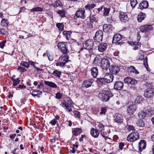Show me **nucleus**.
Wrapping results in <instances>:
<instances>
[{"mask_svg": "<svg viewBox=\"0 0 154 154\" xmlns=\"http://www.w3.org/2000/svg\"><path fill=\"white\" fill-rule=\"evenodd\" d=\"M140 29L142 32L147 33L152 30V26L151 25H146L141 26Z\"/></svg>", "mask_w": 154, "mask_h": 154, "instance_id": "11", "label": "nucleus"}, {"mask_svg": "<svg viewBox=\"0 0 154 154\" xmlns=\"http://www.w3.org/2000/svg\"><path fill=\"white\" fill-rule=\"evenodd\" d=\"M20 65L26 68H28L29 67V63L26 62L22 61L21 62Z\"/></svg>", "mask_w": 154, "mask_h": 154, "instance_id": "45", "label": "nucleus"}, {"mask_svg": "<svg viewBox=\"0 0 154 154\" xmlns=\"http://www.w3.org/2000/svg\"><path fill=\"white\" fill-rule=\"evenodd\" d=\"M122 38V36L121 35L119 34H115L112 39V42L116 43L118 42Z\"/></svg>", "mask_w": 154, "mask_h": 154, "instance_id": "25", "label": "nucleus"}, {"mask_svg": "<svg viewBox=\"0 0 154 154\" xmlns=\"http://www.w3.org/2000/svg\"><path fill=\"white\" fill-rule=\"evenodd\" d=\"M90 133L92 136L94 138L97 137L100 134L97 129L93 128L91 129Z\"/></svg>", "mask_w": 154, "mask_h": 154, "instance_id": "22", "label": "nucleus"}, {"mask_svg": "<svg viewBox=\"0 0 154 154\" xmlns=\"http://www.w3.org/2000/svg\"><path fill=\"white\" fill-rule=\"evenodd\" d=\"M29 63L31 65H33V67L35 68L38 71H39V70H42L40 69H39L38 68V67H36V66L35 65V63L34 62H33L32 61H29Z\"/></svg>", "mask_w": 154, "mask_h": 154, "instance_id": "54", "label": "nucleus"}, {"mask_svg": "<svg viewBox=\"0 0 154 154\" xmlns=\"http://www.w3.org/2000/svg\"><path fill=\"white\" fill-rule=\"evenodd\" d=\"M57 122V121L55 119H54L50 122V123L52 125H54Z\"/></svg>", "mask_w": 154, "mask_h": 154, "instance_id": "60", "label": "nucleus"}, {"mask_svg": "<svg viewBox=\"0 0 154 154\" xmlns=\"http://www.w3.org/2000/svg\"><path fill=\"white\" fill-rule=\"evenodd\" d=\"M110 10V8H106L105 7L104 8V12H103V15L105 16H107L109 14V12Z\"/></svg>", "mask_w": 154, "mask_h": 154, "instance_id": "47", "label": "nucleus"}, {"mask_svg": "<svg viewBox=\"0 0 154 154\" xmlns=\"http://www.w3.org/2000/svg\"><path fill=\"white\" fill-rule=\"evenodd\" d=\"M85 10L79 9L76 11L75 14L74 18L75 19H76L77 18H80L82 19H85Z\"/></svg>", "mask_w": 154, "mask_h": 154, "instance_id": "7", "label": "nucleus"}, {"mask_svg": "<svg viewBox=\"0 0 154 154\" xmlns=\"http://www.w3.org/2000/svg\"><path fill=\"white\" fill-rule=\"evenodd\" d=\"M60 105L63 107H65V109L66 111L69 112L72 111V109L71 108V106L67 105L63 102H62L60 104Z\"/></svg>", "mask_w": 154, "mask_h": 154, "instance_id": "29", "label": "nucleus"}, {"mask_svg": "<svg viewBox=\"0 0 154 154\" xmlns=\"http://www.w3.org/2000/svg\"><path fill=\"white\" fill-rule=\"evenodd\" d=\"M44 83L46 85H47L50 87L56 88H57V86L54 83L52 82H49L46 81H44Z\"/></svg>", "mask_w": 154, "mask_h": 154, "instance_id": "26", "label": "nucleus"}, {"mask_svg": "<svg viewBox=\"0 0 154 154\" xmlns=\"http://www.w3.org/2000/svg\"><path fill=\"white\" fill-rule=\"evenodd\" d=\"M93 82L92 80H85L83 82V85L86 88H88L91 85Z\"/></svg>", "mask_w": 154, "mask_h": 154, "instance_id": "27", "label": "nucleus"}, {"mask_svg": "<svg viewBox=\"0 0 154 154\" xmlns=\"http://www.w3.org/2000/svg\"><path fill=\"white\" fill-rule=\"evenodd\" d=\"M145 16V14H143L142 12L140 13V14L138 16L137 20L138 22H141L144 19Z\"/></svg>", "mask_w": 154, "mask_h": 154, "instance_id": "34", "label": "nucleus"}, {"mask_svg": "<svg viewBox=\"0 0 154 154\" xmlns=\"http://www.w3.org/2000/svg\"><path fill=\"white\" fill-rule=\"evenodd\" d=\"M72 33V32L70 31H64L63 32V34L65 36L66 39L69 40V38L70 37V35Z\"/></svg>", "mask_w": 154, "mask_h": 154, "instance_id": "31", "label": "nucleus"}, {"mask_svg": "<svg viewBox=\"0 0 154 154\" xmlns=\"http://www.w3.org/2000/svg\"><path fill=\"white\" fill-rule=\"evenodd\" d=\"M94 7L95 4H88L87 5H86L85 6V8L86 9L91 10V9L94 8Z\"/></svg>", "mask_w": 154, "mask_h": 154, "instance_id": "41", "label": "nucleus"}, {"mask_svg": "<svg viewBox=\"0 0 154 154\" xmlns=\"http://www.w3.org/2000/svg\"><path fill=\"white\" fill-rule=\"evenodd\" d=\"M91 75L93 77L95 78L97 76L98 73V69L97 67L92 68L91 69Z\"/></svg>", "mask_w": 154, "mask_h": 154, "instance_id": "24", "label": "nucleus"}, {"mask_svg": "<svg viewBox=\"0 0 154 154\" xmlns=\"http://www.w3.org/2000/svg\"><path fill=\"white\" fill-rule=\"evenodd\" d=\"M43 10V8L39 7H37L33 8L31 9V11H42Z\"/></svg>", "mask_w": 154, "mask_h": 154, "instance_id": "48", "label": "nucleus"}, {"mask_svg": "<svg viewBox=\"0 0 154 154\" xmlns=\"http://www.w3.org/2000/svg\"><path fill=\"white\" fill-rule=\"evenodd\" d=\"M97 81L98 82H99L103 84L106 82V80L104 79V77L102 78H97Z\"/></svg>", "mask_w": 154, "mask_h": 154, "instance_id": "46", "label": "nucleus"}, {"mask_svg": "<svg viewBox=\"0 0 154 154\" xmlns=\"http://www.w3.org/2000/svg\"><path fill=\"white\" fill-rule=\"evenodd\" d=\"M103 37V33L102 30H99L95 33L93 39L96 42H100L102 41Z\"/></svg>", "mask_w": 154, "mask_h": 154, "instance_id": "6", "label": "nucleus"}, {"mask_svg": "<svg viewBox=\"0 0 154 154\" xmlns=\"http://www.w3.org/2000/svg\"><path fill=\"white\" fill-rule=\"evenodd\" d=\"M146 117H150L154 114V111L151 109H147L145 111Z\"/></svg>", "mask_w": 154, "mask_h": 154, "instance_id": "30", "label": "nucleus"}, {"mask_svg": "<svg viewBox=\"0 0 154 154\" xmlns=\"http://www.w3.org/2000/svg\"><path fill=\"white\" fill-rule=\"evenodd\" d=\"M137 125L140 127H143L144 126V123L142 120H139L137 122Z\"/></svg>", "mask_w": 154, "mask_h": 154, "instance_id": "50", "label": "nucleus"}, {"mask_svg": "<svg viewBox=\"0 0 154 154\" xmlns=\"http://www.w3.org/2000/svg\"><path fill=\"white\" fill-rule=\"evenodd\" d=\"M137 3V0H131L130 1L131 5L132 8H134L135 7Z\"/></svg>", "mask_w": 154, "mask_h": 154, "instance_id": "44", "label": "nucleus"}, {"mask_svg": "<svg viewBox=\"0 0 154 154\" xmlns=\"http://www.w3.org/2000/svg\"><path fill=\"white\" fill-rule=\"evenodd\" d=\"M109 69L110 72L112 73L116 74L119 72L120 67L119 66L112 65Z\"/></svg>", "mask_w": 154, "mask_h": 154, "instance_id": "13", "label": "nucleus"}, {"mask_svg": "<svg viewBox=\"0 0 154 154\" xmlns=\"http://www.w3.org/2000/svg\"><path fill=\"white\" fill-rule=\"evenodd\" d=\"M69 56L67 54H62L59 58L58 62L56 63L57 66L61 67L66 66V63L69 61Z\"/></svg>", "mask_w": 154, "mask_h": 154, "instance_id": "2", "label": "nucleus"}, {"mask_svg": "<svg viewBox=\"0 0 154 154\" xmlns=\"http://www.w3.org/2000/svg\"><path fill=\"white\" fill-rule=\"evenodd\" d=\"M119 14V17L122 22L125 23L128 21V18L125 13L122 11L120 12Z\"/></svg>", "mask_w": 154, "mask_h": 154, "instance_id": "15", "label": "nucleus"}, {"mask_svg": "<svg viewBox=\"0 0 154 154\" xmlns=\"http://www.w3.org/2000/svg\"><path fill=\"white\" fill-rule=\"evenodd\" d=\"M129 69L131 72L135 73H138V71L135 69V67L133 66H131L129 68Z\"/></svg>", "mask_w": 154, "mask_h": 154, "instance_id": "42", "label": "nucleus"}, {"mask_svg": "<svg viewBox=\"0 0 154 154\" xmlns=\"http://www.w3.org/2000/svg\"><path fill=\"white\" fill-rule=\"evenodd\" d=\"M136 109V106L135 105L130 104L127 108V111L129 114H133Z\"/></svg>", "mask_w": 154, "mask_h": 154, "instance_id": "16", "label": "nucleus"}, {"mask_svg": "<svg viewBox=\"0 0 154 154\" xmlns=\"http://www.w3.org/2000/svg\"><path fill=\"white\" fill-rule=\"evenodd\" d=\"M56 26L60 31H62L63 29L64 26L62 23H57Z\"/></svg>", "mask_w": 154, "mask_h": 154, "instance_id": "40", "label": "nucleus"}, {"mask_svg": "<svg viewBox=\"0 0 154 154\" xmlns=\"http://www.w3.org/2000/svg\"><path fill=\"white\" fill-rule=\"evenodd\" d=\"M90 20L91 23H93L94 22H97L98 20L97 17L94 15H91L90 17Z\"/></svg>", "mask_w": 154, "mask_h": 154, "instance_id": "32", "label": "nucleus"}, {"mask_svg": "<svg viewBox=\"0 0 154 154\" xmlns=\"http://www.w3.org/2000/svg\"><path fill=\"white\" fill-rule=\"evenodd\" d=\"M57 13L61 17H65V11L63 9L60 10H59L57 11Z\"/></svg>", "mask_w": 154, "mask_h": 154, "instance_id": "36", "label": "nucleus"}, {"mask_svg": "<svg viewBox=\"0 0 154 154\" xmlns=\"http://www.w3.org/2000/svg\"><path fill=\"white\" fill-rule=\"evenodd\" d=\"M124 82L127 84H131L132 85L134 86V87L135 88L136 87L134 86V85L137 84V82L134 79L129 77H127L124 79Z\"/></svg>", "mask_w": 154, "mask_h": 154, "instance_id": "10", "label": "nucleus"}, {"mask_svg": "<svg viewBox=\"0 0 154 154\" xmlns=\"http://www.w3.org/2000/svg\"><path fill=\"white\" fill-rule=\"evenodd\" d=\"M94 45V41L92 40H87L84 42L83 43L84 48L89 50L92 49Z\"/></svg>", "mask_w": 154, "mask_h": 154, "instance_id": "5", "label": "nucleus"}, {"mask_svg": "<svg viewBox=\"0 0 154 154\" xmlns=\"http://www.w3.org/2000/svg\"><path fill=\"white\" fill-rule=\"evenodd\" d=\"M49 91L48 88V87L46 86L45 87L43 88V91L44 92H48Z\"/></svg>", "mask_w": 154, "mask_h": 154, "instance_id": "61", "label": "nucleus"}, {"mask_svg": "<svg viewBox=\"0 0 154 154\" xmlns=\"http://www.w3.org/2000/svg\"><path fill=\"white\" fill-rule=\"evenodd\" d=\"M139 134L137 132H133L129 134L127 137L128 141L132 142L137 140L139 138Z\"/></svg>", "mask_w": 154, "mask_h": 154, "instance_id": "4", "label": "nucleus"}, {"mask_svg": "<svg viewBox=\"0 0 154 154\" xmlns=\"http://www.w3.org/2000/svg\"><path fill=\"white\" fill-rule=\"evenodd\" d=\"M62 94L59 92H58L56 94V97L58 99H60L61 98Z\"/></svg>", "mask_w": 154, "mask_h": 154, "instance_id": "59", "label": "nucleus"}, {"mask_svg": "<svg viewBox=\"0 0 154 154\" xmlns=\"http://www.w3.org/2000/svg\"><path fill=\"white\" fill-rule=\"evenodd\" d=\"M12 80L13 81V85L14 86H15L18 84L20 82V80L18 79H15L12 78Z\"/></svg>", "mask_w": 154, "mask_h": 154, "instance_id": "38", "label": "nucleus"}, {"mask_svg": "<svg viewBox=\"0 0 154 154\" xmlns=\"http://www.w3.org/2000/svg\"><path fill=\"white\" fill-rule=\"evenodd\" d=\"M149 6L148 3L147 1H143L139 5L138 8L143 9L147 8Z\"/></svg>", "mask_w": 154, "mask_h": 154, "instance_id": "21", "label": "nucleus"}, {"mask_svg": "<svg viewBox=\"0 0 154 154\" xmlns=\"http://www.w3.org/2000/svg\"><path fill=\"white\" fill-rule=\"evenodd\" d=\"M142 98L141 97L138 96L137 97L135 100V102L136 103H139L142 101Z\"/></svg>", "mask_w": 154, "mask_h": 154, "instance_id": "49", "label": "nucleus"}, {"mask_svg": "<svg viewBox=\"0 0 154 154\" xmlns=\"http://www.w3.org/2000/svg\"><path fill=\"white\" fill-rule=\"evenodd\" d=\"M1 25L2 26H6L8 25L7 20L5 19H2L1 21Z\"/></svg>", "mask_w": 154, "mask_h": 154, "instance_id": "52", "label": "nucleus"}, {"mask_svg": "<svg viewBox=\"0 0 154 154\" xmlns=\"http://www.w3.org/2000/svg\"><path fill=\"white\" fill-rule=\"evenodd\" d=\"M17 69L20 70V72H26V69L21 66H19L18 67Z\"/></svg>", "mask_w": 154, "mask_h": 154, "instance_id": "55", "label": "nucleus"}, {"mask_svg": "<svg viewBox=\"0 0 154 154\" xmlns=\"http://www.w3.org/2000/svg\"><path fill=\"white\" fill-rule=\"evenodd\" d=\"M103 58L100 56H97L96 57L93 61L92 63L95 66H97L101 64Z\"/></svg>", "mask_w": 154, "mask_h": 154, "instance_id": "18", "label": "nucleus"}, {"mask_svg": "<svg viewBox=\"0 0 154 154\" xmlns=\"http://www.w3.org/2000/svg\"><path fill=\"white\" fill-rule=\"evenodd\" d=\"M101 134L105 140H106L108 138V137L109 136L108 134L106 132H104V131L100 133Z\"/></svg>", "mask_w": 154, "mask_h": 154, "instance_id": "53", "label": "nucleus"}, {"mask_svg": "<svg viewBox=\"0 0 154 154\" xmlns=\"http://www.w3.org/2000/svg\"><path fill=\"white\" fill-rule=\"evenodd\" d=\"M114 29V27L111 24H104L103 26V29L104 32L108 33L111 32Z\"/></svg>", "mask_w": 154, "mask_h": 154, "instance_id": "14", "label": "nucleus"}, {"mask_svg": "<svg viewBox=\"0 0 154 154\" xmlns=\"http://www.w3.org/2000/svg\"><path fill=\"white\" fill-rule=\"evenodd\" d=\"M154 95V88H149L145 90L144 96L147 98H150Z\"/></svg>", "mask_w": 154, "mask_h": 154, "instance_id": "9", "label": "nucleus"}, {"mask_svg": "<svg viewBox=\"0 0 154 154\" xmlns=\"http://www.w3.org/2000/svg\"><path fill=\"white\" fill-rule=\"evenodd\" d=\"M139 150L141 152L146 148V142L144 140H141L139 142Z\"/></svg>", "mask_w": 154, "mask_h": 154, "instance_id": "19", "label": "nucleus"}, {"mask_svg": "<svg viewBox=\"0 0 154 154\" xmlns=\"http://www.w3.org/2000/svg\"><path fill=\"white\" fill-rule=\"evenodd\" d=\"M5 42L4 41L0 42V47L1 48H3L5 45Z\"/></svg>", "mask_w": 154, "mask_h": 154, "instance_id": "63", "label": "nucleus"}, {"mask_svg": "<svg viewBox=\"0 0 154 154\" xmlns=\"http://www.w3.org/2000/svg\"><path fill=\"white\" fill-rule=\"evenodd\" d=\"M132 43L134 45H137L139 46V47H140L141 44L140 43L137 42H133Z\"/></svg>", "mask_w": 154, "mask_h": 154, "instance_id": "62", "label": "nucleus"}, {"mask_svg": "<svg viewBox=\"0 0 154 154\" xmlns=\"http://www.w3.org/2000/svg\"><path fill=\"white\" fill-rule=\"evenodd\" d=\"M110 66V63L109 60L107 58H103L100 65L102 69L107 70L109 68Z\"/></svg>", "mask_w": 154, "mask_h": 154, "instance_id": "8", "label": "nucleus"}, {"mask_svg": "<svg viewBox=\"0 0 154 154\" xmlns=\"http://www.w3.org/2000/svg\"><path fill=\"white\" fill-rule=\"evenodd\" d=\"M98 96L102 101L105 102L108 101L110 98L113 96V94L109 90L99 93Z\"/></svg>", "mask_w": 154, "mask_h": 154, "instance_id": "1", "label": "nucleus"}, {"mask_svg": "<svg viewBox=\"0 0 154 154\" xmlns=\"http://www.w3.org/2000/svg\"><path fill=\"white\" fill-rule=\"evenodd\" d=\"M124 83L123 82H116L114 84V88L115 89L120 90L122 89Z\"/></svg>", "mask_w": 154, "mask_h": 154, "instance_id": "17", "label": "nucleus"}, {"mask_svg": "<svg viewBox=\"0 0 154 154\" xmlns=\"http://www.w3.org/2000/svg\"><path fill=\"white\" fill-rule=\"evenodd\" d=\"M96 125L97 126L96 127V128H97V130H99V131L100 132V133L104 131V126L100 122H97L96 124Z\"/></svg>", "mask_w": 154, "mask_h": 154, "instance_id": "28", "label": "nucleus"}, {"mask_svg": "<svg viewBox=\"0 0 154 154\" xmlns=\"http://www.w3.org/2000/svg\"><path fill=\"white\" fill-rule=\"evenodd\" d=\"M124 146V144L123 143H120L119 144V148L120 149H122L123 147Z\"/></svg>", "mask_w": 154, "mask_h": 154, "instance_id": "64", "label": "nucleus"}, {"mask_svg": "<svg viewBox=\"0 0 154 154\" xmlns=\"http://www.w3.org/2000/svg\"><path fill=\"white\" fill-rule=\"evenodd\" d=\"M73 113L72 115H74L75 117L78 118L79 119H80V113L79 112L75 110L73 112Z\"/></svg>", "mask_w": 154, "mask_h": 154, "instance_id": "43", "label": "nucleus"}, {"mask_svg": "<svg viewBox=\"0 0 154 154\" xmlns=\"http://www.w3.org/2000/svg\"><path fill=\"white\" fill-rule=\"evenodd\" d=\"M114 121L119 124H121L123 121V116L121 114L116 113L113 116Z\"/></svg>", "mask_w": 154, "mask_h": 154, "instance_id": "12", "label": "nucleus"}, {"mask_svg": "<svg viewBox=\"0 0 154 154\" xmlns=\"http://www.w3.org/2000/svg\"><path fill=\"white\" fill-rule=\"evenodd\" d=\"M127 129L130 131H135L134 127L132 125H129L127 128Z\"/></svg>", "mask_w": 154, "mask_h": 154, "instance_id": "56", "label": "nucleus"}, {"mask_svg": "<svg viewBox=\"0 0 154 154\" xmlns=\"http://www.w3.org/2000/svg\"><path fill=\"white\" fill-rule=\"evenodd\" d=\"M107 109L106 107H102L101 109V112H100V114H105Z\"/></svg>", "mask_w": 154, "mask_h": 154, "instance_id": "51", "label": "nucleus"}, {"mask_svg": "<svg viewBox=\"0 0 154 154\" xmlns=\"http://www.w3.org/2000/svg\"><path fill=\"white\" fill-rule=\"evenodd\" d=\"M138 116L139 118L141 119H143L146 117V115L145 112L141 111L138 113Z\"/></svg>", "mask_w": 154, "mask_h": 154, "instance_id": "35", "label": "nucleus"}, {"mask_svg": "<svg viewBox=\"0 0 154 154\" xmlns=\"http://www.w3.org/2000/svg\"><path fill=\"white\" fill-rule=\"evenodd\" d=\"M64 102L67 103L68 105L71 106L72 105V101L71 99L69 97L65 98L64 99Z\"/></svg>", "mask_w": 154, "mask_h": 154, "instance_id": "39", "label": "nucleus"}, {"mask_svg": "<svg viewBox=\"0 0 154 154\" xmlns=\"http://www.w3.org/2000/svg\"><path fill=\"white\" fill-rule=\"evenodd\" d=\"M82 131L81 128H78L74 129V131H72V134L73 135L77 136L80 134Z\"/></svg>", "mask_w": 154, "mask_h": 154, "instance_id": "33", "label": "nucleus"}, {"mask_svg": "<svg viewBox=\"0 0 154 154\" xmlns=\"http://www.w3.org/2000/svg\"><path fill=\"white\" fill-rule=\"evenodd\" d=\"M0 32L3 35H6L7 32L4 28L0 29Z\"/></svg>", "mask_w": 154, "mask_h": 154, "instance_id": "57", "label": "nucleus"}, {"mask_svg": "<svg viewBox=\"0 0 154 154\" xmlns=\"http://www.w3.org/2000/svg\"><path fill=\"white\" fill-rule=\"evenodd\" d=\"M107 45V44L106 43H100L98 46V51L101 52H103L106 50Z\"/></svg>", "mask_w": 154, "mask_h": 154, "instance_id": "23", "label": "nucleus"}, {"mask_svg": "<svg viewBox=\"0 0 154 154\" xmlns=\"http://www.w3.org/2000/svg\"><path fill=\"white\" fill-rule=\"evenodd\" d=\"M114 78L113 75L110 74L106 73L104 76V79L106 80V82L109 83L112 81Z\"/></svg>", "mask_w": 154, "mask_h": 154, "instance_id": "20", "label": "nucleus"}, {"mask_svg": "<svg viewBox=\"0 0 154 154\" xmlns=\"http://www.w3.org/2000/svg\"><path fill=\"white\" fill-rule=\"evenodd\" d=\"M57 46L63 53V54H67V53L69 52L66 43L59 42Z\"/></svg>", "mask_w": 154, "mask_h": 154, "instance_id": "3", "label": "nucleus"}, {"mask_svg": "<svg viewBox=\"0 0 154 154\" xmlns=\"http://www.w3.org/2000/svg\"><path fill=\"white\" fill-rule=\"evenodd\" d=\"M53 74L55 76L60 77L61 75V72L57 70H54L53 73Z\"/></svg>", "mask_w": 154, "mask_h": 154, "instance_id": "37", "label": "nucleus"}, {"mask_svg": "<svg viewBox=\"0 0 154 154\" xmlns=\"http://www.w3.org/2000/svg\"><path fill=\"white\" fill-rule=\"evenodd\" d=\"M37 90H34L32 91V92L31 94L34 97L37 96Z\"/></svg>", "mask_w": 154, "mask_h": 154, "instance_id": "58", "label": "nucleus"}]
</instances>
